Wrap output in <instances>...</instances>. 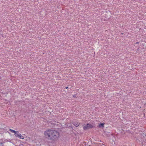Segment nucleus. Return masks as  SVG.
Returning <instances> with one entry per match:
<instances>
[{"label": "nucleus", "instance_id": "f257e3e1", "mask_svg": "<svg viewBox=\"0 0 146 146\" xmlns=\"http://www.w3.org/2000/svg\"><path fill=\"white\" fill-rule=\"evenodd\" d=\"M44 135L47 139L52 141H56L59 136L58 132L52 129L46 130L44 132Z\"/></svg>", "mask_w": 146, "mask_h": 146}, {"label": "nucleus", "instance_id": "f03ea898", "mask_svg": "<svg viewBox=\"0 0 146 146\" xmlns=\"http://www.w3.org/2000/svg\"><path fill=\"white\" fill-rule=\"evenodd\" d=\"M94 126L89 123H87L86 124L85 126L83 127V129L84 130L88 129H92L93 127H95Z\"/></svg>", "mask_w": 146, "mask_h": 146}, {"label": "nucleus", "instance_id": "7ed1b4c3", "mask_svg": "<svg viewBox=\"0 0 146 146\" xmlns=\"http://www.w3.org/2000/svg\"><path fill=\"white\" fill-rule=\"evenodd\" d=\"M104 124H105L104 123H100V124H99L98 127H99L100 128H103L104 127Z\"/></svg>", "mask_w": 146, "mask_h": 146}, {"label": "nucleus", "instance_id": "20e7f679", "mask_svg": "<svg viewBox=\"0 0 146 146\" xmlns=\"http://www.w3.org/2000/svg\"><path fill=\"white\" fill-rule=\"evenodd\" d=\"M16 133H14L15 135V136L16 137H17L19 138L21 136V134L18 131H16Z\"/></svg>", "mask_w": 146, "mask_h": 146}, {"label": "nucleus", "instance_id": "39448f33", "mask_svg": "<svg viewBox=\"0 0 146 146\" xmlns=\"http://www.w3.org/2000/svg\"><path fill=\"white\" fill-rule=\"evenodd\" d=\"M73 124L76 127H78L80 125V123L78 122H73Z\"/></svg>", "mask_w": 146, "mask_h": 146}, {"label": "nucleus", "instance_id": "423d86ee", "mask_svg": "<svg viewBox=\"0 0 146 146\" xmlns=\"http://www.w3.org/2000/svg\"><path fill=\"white\" fill-rule=\"evenodd\" d=\"M105 135H106V136L107 137H110V135H112V134L111 133H110V132H108L107 131L105 132Z\"/></svg>", "mask_w": 146, "mask_h": 146}, {"label": "nucleus", "instance_id": "0eeeda50", "mask_svg": "<svg viewBox=\"0 0 146 146\" xmlns=\"http://www.w3.org/2000/svg\"><path fill=\"white\" fill-rule=\"evenodd\" d=\"M6 142H10V143H12L13 144H14V143H13L11 142V140L10 139H8V140H7Z\"/></svg>", "mask_w": 146, "mask_h": 146}, {"label": "nucleus", "instance_id": "6e6552de", "mask_svg": "<svg viewBox=\"0 0 146 146\" xmlns=\"http://www.w3.org/2000/svg\"><path fill=\"white\" fill-rule=\"evenodd\" d=\"M4 143V142H1L0 143V145L1 146H4V145H3V143Z\"/></svg>", "mask_w": 146, "mask_h": 146}, {"label": "nucleus", "instance_id": "1a4fd4ad", "mask_svg": "<svg viewBox=\"0 0 146 146\" xmlns=\"http://www.w3.org/2000/svg\"><path fill=\"white\" fill-rule=\"evenodd\" d=\"M19 138L21 139H23L24 138V137L22 136L21 135V136H20Z\"/></svg>", "mask_w": 146, "mask_h": 146}, {"label": "nucleus", "instance_id": "9d476101", "mask_svg": "<svg viewBox=\"0 0 146 146\" xmlns=\"http://www.w3.org/2000/svg\"><path fill=\"white\" fill-rule=\"evenodd\" d=\"M16 131H16L15 130H12L11 132H12V133H14L16 134V133L17 132Z\"/></svg>", "mask_w": 146, "mask_h": 146}, {"label": "nucleus", "instance_id": "9b49d317", "mask_svg": "<svg viewBox=\"0 0 146 146\" xmlns=\"http://www.w3.org/2000/svg\"><path fill=\"white\" fill-rule=\"evenodd\" d=\"M83 143L85 144V145H88V143H87V142H84Z\"/></svg>", "mask_w": 146, "mask_h": 146}, {"label": "nucleus", "instance_id": "f8f14e48", "mask_svg": "<svg viewBox=\"0 0 146 146\" xmlns=\"http://www.w3.org/2000/svg\"><path fill=\"white\" fill-rule=\"evenodd\" d=\"M23 144H20L19 145V146H18V145H16V146H23Z\"/></svg>", "mask_w": 146, "mask_h": 146}, {"label": "nucleus", "instance_id": "ddd939ff", "mask_svg": "<svg viewBox=\"0 0 146 146\" xmlns=\"http://www.w3.org/2000/svg\"><path fill=\"white\" fill-rule=\"evenodd\" d=\"M145 143V142H142V145H143V146H144L143 145H144V146H145V145H144Z\"/></svg>", "mask_w": 146, "mask_h": 146}, {"label": "nucleus", "instance_id": "4468645a", "mask_svg": "<svg viewBox=\"0 0 146 146\" xmlns=\"http://www.w3.org/2000/svg\"><path fill=\"white\" fill-rule=\"evenodd\" d=\"M12 130L11 129H9V131L11 132Z\"/></svg>", "mask_w": 146, "mask_h": 146}, {"label": "nucleus", "instance_id": "2eb2a0df", "mask_svg": "<svg viewBox=\"0 0 146 146\" xmlns=\"http://www.w3.org/2000/svg\"><path fill=\"white\" fill-rule=\"evenodd\" d=\"M73 96L74 98H75L76 97V96L75 95H73Z\"/></svg>", "mask_w": 146, "mask_h": 146}, {"label": "nucleus", "instance_id": "dca6fc26", "mask_svg": "<svg viewBox=\"0 0 146 146\" xmlns=\"http://www.w3.org/2000/svg\"><path fill=\"white\" fill-rule=\"evenodd\" d=\"M68 88V87H67H67H65V88H66V89H67Z\"/></svg>", "mask_w": 146, "mask_h": 146}, {"label": "nucleus", "instance_id": "f3484780", "mask_svg": "<svg viewBox=\"0 0 146 146\" xmlns=\"http://www.w3.org/2000/svg\"><path fill=\"white\" fill-rule=\"evenodd\" d=\"M139 42H137L136 43V44H139Z\"/></svg>", "mask_w": 146, "mask_h": 146}, {"label": "nucleus", "instance_id": "a211bd4d", "mask_svg": "<svg viewBox=\"0 0 146 146\" xmlns=\"http://www.w3.org/2000/svg\"><path fill=\"white\" fill-rule=\"evenodd\" d=\"M89 146H91L90 145H89Z\"/></svg>", "mask_w": 146, "mask_h": 146}, {"label": "nucleus", "instance_id": "6ab92c4d", "mask_svg": "<svg viewBox=\"0 0 146 146\" xmlns=\"http://www.w3.org/2000/svg\"><path fill=\"white\" fill-rule=\"evenodd\" d=\"M15 146H16V145Z\"/></svg>", "mask_w": 146, "mask_h": 146}]
</instances>
